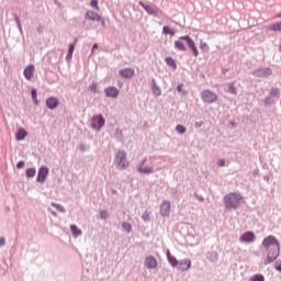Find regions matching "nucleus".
Wrapping results in <instances>:
<instances>
[{
  "instance_id": "nucleus-1",
  "label": "nucleus",
  "mask_w": 281,
  "mask_h": 281,
  "mask_svg": "<svg viewBox=\"0 0 281 281\" xmlns=\"http://www.w3.org/2000/svg\"><path fill=\"white\" fill-rule=\"evenodd\" d=\"M263 248H267V260H263V266H269L276 258H279V241L276 237H267L263 239Z\"/></svg>"
},
{
  "instance_id": "nucleus-2",
  "label": "nucleus",
  "mask_w": 281,
  "mask_h": 281,
  "mask_svg": "<svg viewBox=\"0 0 281 281\" xmlns=\"http://www.w3.org/2000/svg\"><path fill=\"white\" fill-rule=\"evenodd\" d=\"M244 202V198L238 192H231L223 198V203L226 204V209L235 210L238 209L240 203Z\"/></svg>"
},
{
  "instance_id": "nucleus-3",
  "label": "nucleus",
  "mask_w": 281,
  "mask_h": 281,
  "mask_svg": "<svg viewBox=\"0 0 281 281\" xmlns=\"http://www.w3.org/2000/svg\"><path fill=\"white\" fill-rule=\"evenodd\" d=\"M179 40L186 41V44L188 45V49H191V54H193L194 57H198L199 55L198 48L201 49V52L210 50V46H207L206 43L201 42V45L196 46L194 45V41L191 40V37L188 35L181 36L179 37Z\"/></svg>"
},
{
  "instance_id": "nucleus-4",
  "label": "nucleus",
  "mask_w": 281,
  "mask_h": 281,
  "mask_svg": "<svg viewBox=\"0 0 281 281\" xmlns=\"http://www.w3.org/2000/svg\"><path fill=\"white\" fill-rule=\"evenodd\" d=\"M113 160L116 162V169L125 170L128 168V159L125 157V151H116V157H114Z\"/></svg>"
},
{
  "instance_id": "nucleus-5",
  "label": "nucleus",
  "mask_w": 281,
  "mask_h": 281,
  "mask_svg": "<svg viewBox=\"0 0 281 281\" xmlns=\"http://www.w3.org/2000/svg\"><path fill=\"white\" fill-rule=\"evenodd\" d=\"M138 5H142V9H145V12H147V15H150V16L162 15V11L159 10L157 7L144 4L143 2H138Z\"/></svg>"
},
{
  "instance_id": "nucleus-6",
  "label": "nucleus",
  "mask_w": 281,
  "mask_h": 281,
  "mask_svg": "<svg viewBox=\"0 0 281 281\" xmlns=\"http://www.w3.org/2000/svg\"><path fill=\"white\" fill-rule=\"evenodd\" d=\"M201 100L206 104L214 103L216 102V93L210 92V90H204L201 92Z\"/></svg>"
},
{
  "instance_id": "nucleus-7",
  "label": "nucleus",
  "mask_w": 281,
  "mask_h": 281,
  "mask_svg": "<svg viewBox=\"0 0 281 281\" xmlns=\"http://www.w3.org/2000/svg\"><path fill=\"white\" fill-rule=\"evenodd\" d=\"M103 116L94 115V117H91V128L94 131H100L101 127H103Z\"/></svg>"
},
{
  "instance_id": "nucleus-8",
  "label": "nucleus",
  "mask_w": 281,
  "mask_h": 281,
  "mask_svg": "<svg viewBox=\"0 0 281 281\" xmlns=\"http://www.w3.org/2000/svg\"><path fill=\"white\" fill-rule=\"evenodd\" d=\"M272 75V70L269 68H260L257 70H254V77L257 78H267Z\"/></svg>"
},
{
  "instance_id": "nucleus-9",
  "label": "nucleus",
  "mask_w": 281,
  "mask_h": 281,
  "mask_svg": "<svg viewBox=\"0 0 281 281\" xmlns=\"http://www.w3.org/2000/svg\"><path fill=\"white\" fill-rule=\"evenodd\" d=\"M172 267L182 272L188 271V269H191V260H182V262L176 263V266Z\"/></svg>"
},
{
  "instance_id": "nucleus-10",
  "label": "nucleus",
  "mask_w": 281,
  "mask_h": 281,
  "mask_svg": "<svg viewBox=\"0 0 281 281\" xmlns=\"http://www.w3.org/2000/svg\"><path fill=\"white\" fill-rule=\"evenodd\" d=\"M85 20L91 21V22H101L103 25V21L100 20V15L97 13H93L92 11L85 12Z\"/></svg>"
},
{
  "instance_id": "nucleus-11",
  "label": "nucleus",
  "mask_w": 281,
  "mask_h": 281,
  "mask_svg": "<svg viewBox=\"0 0 281 281\" xmlns=\"http://www.w3.org/2000/svg\"><path fill=\"white\" fill-rule=\"evenodd\" d=\"M145 268L147 269H157V259L153 256H147L145 258Z\"/></svg>"
},
{
  "instance_id": "nucleus-12",
  "label": "nucleus",
  "mask_w": 281,
  "mask_h": 281,
  "mask_svg": "<svg viewBox=\"0 0 281 281\" xmlns=\"http://www.w3.org/2000/svg\"><path fill=\"white\" fill-rule=\"evenodd\" d=\"M22 76L25 77V80H31L34 76V65L25 66V69L22 70Z\"/></svg>"
},
{
  "instance_id": "nucleus-13",
  "label": "nucleus",
  "mask_w": 281,
  "mask_h": 281,
  "mask_svg": "<svg viewBox=\"0 0 281 281\" xmlns=\"http://www.w3.org/2000/svg\"><path fill=\"white\" fill-rule=\"evenodd\" d=\"M120 77H123L125 79H131L132 77H135V69L125 68L123 70H120Z\"/></svg>"
},
{
  "instance_id": "nucleus-14",
  "label": "nucleus",
  "mask_w": 281,
  "mask_h": 281,
  "mask_svg": "<svg viewBox=\"0 0 281 281\" xmlns=\"http://www.w3.org/2000/svg\"><path fill=\"white\" fill-rule=\"evenodd\" d=\"M103 94H105L106 98H115L119 95V90L114 87H109L106 89H103Z\"/></svg>"
},
{
  "instance_id": "nucleus-15",
  "label": "nucleus",
  "mask_w": 281,
  "mask_h": 281,
  "mask_svg": "<svg viewBox=\"0 0 281 281\" xmlns=\"http://www.w3.org/2000/svg\"><path fill=\"white\" fill-rule=\"evenodd\" d=\"M48 169L47 167H41L38 169V182L44 183V180L47 179Z\"/></svg>"
},
{
  "instance_id": "nucleus-16",
  "label": "nucleus",
  "mask_w": 281,
  "mask_h": 281,
  "mask_svg": "<svg viewBox=\"0 0 281 281\" xmlns=\"http://www.w3.org/2000/svg\"><path fill=\"white\" fill-rule=\"evenodd\" d=\"M46 105H47V109L53 110L59 105V101L56 98L50 97V98H47Z\"/></svg>"
},
{
  "instance_id": "nucleus-17",
  "label": "nucleus",
  "mask_w": 281,
  "mask_h": 281,
  "mask_svg": "<svg viewBox=\"0 0 281 281\" xmlns=\"http://www.w3.org/2000/svg\"><path fill=\"white\" fill-rule=\"evenodd\" d=\"M170 210L169 201H164V203L160 204V215L168 216Z\"/></svg>"
},
{
  "instance_id": "nucleus-18",
  "label": "nucleus",
  "mask_w": 281,
  "mask_h": 281,
  "mask_svg": "<svg viewBox=\"0 0 281 281\" xmlns=\"http://www.w3.org/2000/svg\"><path fill=\"white\" fill-rule=\"evenodd\" d=\"M138 172L142 175H150L154 173V168L144 166V162H142V166H138Z\"/></svg>"
},
{
  "instance_id": "nucleus-19",
  "label": "nucleus",
  "mask_w": 281,
  "mask_h": 281,
  "mask_svg": "<svg viewBox=\"0 0 281 281\" xmlns=\"http://www.w3.org/2000/svg\"><path fill=\"white\" fill-rule=\"evenodd\" d=\"M241 243H254V233H245L241 235Z\"/></svg>"
},
{
  "instance_id": "nucleus-20",
  "label": "nucleus",
  "mask_w": 281,
  "mask_h": 281,
  "mask_svg": "<svg viewBox=\"0 0 281 281\" xmlns=\"http://www.w3.org/2000/svg\"><path fill=\"white\" fill-rule=\"evenodd\" d=\"M69 232L72 233V237L81 236V231L75 225L69 226Z\"/></svg>"
},
{
  "instance_id": "nucleus-21",
  "label": "nucleus",
  "mask_w": 281,
  "mask_h": 281,
  "mask_svg": "<svg viewBox=\"0 0 281 281\" xmlns=\"http://www.w3.org/2000/svg\"><path fill=\"white\" fill-rule=\"evenodd\" d=\"M270 32H281V21L270 25Z\"/></svg>"
},
{
  "instance_id": "nucleus-22",
  "label": "nucleus",
  "mask_w": 281,
  "mask_h": 281,
  "mask_svg": "<svg viewBox=\"0 0 281 281\" xmlns=\"http://www.w3.org/2000/svg\"><path fill=\"white\" fill-rule=\"evenodd\" d=\"M29 135V133L25 132V130L16 131V140H23L25 139V136Z\"/></svg>"
},
{
  "instance_id": "nucleus-23",
  "label": "nucleus",
  "mask_w": 281,
  "mask_h": 281,
  "mask_svg": "<svg viewBox=\"0 0 281 281\" xmlns=\"http://www.w3.org/2000/svg\"><path fill=\"white\" fill-rule=\"evenodd\" d=\"M167 259L169 260V265H171L172 267H176V265L181 263V261L176 260V257H172L171 255H169V252H167Z\"/></svg>"
},
{
  "instance_id": "nucleus-24",
  "label": "nucleus",
  "mask_w": 281,
  "mask_h": 281,
  "mask_svg": "<svg viewBox=\"0 0 281 281\" xmlns=\"http://www.w3.org/2000/svg\"><path fill=\"white\" fill-rule=\"evenodd\" d=\"M164 34H167L169 36H176V30H172L169 26H164Z\"/></svg>"
},
{
  "instance_id": "nucleus-25",
  "label": "nucleus",
  "mask_w": 281,
  "mask_h": 281,
  "mask_svg": "<svg viewBox=\"0 0 281 281\" xmlns=\"http://www.w3.org/2000/svg\"><path fill=\"white\" fill-rule=\"evenodd\" d=\"M37 171L34 170V168L25 169V177L27 178H34V175H36Z\"/></svg>"
},
{
  "instance_id": "nucleus-26",
  "label": "nucleus",
  "mask_w": 281,
  "mask_h": 281,
  "mask_svg": "<svg viewBox=\"0 0 281 281\" xmlns=\"http://www.w3.org/2000/svg\"><path fill=\"white\" fill-rule=\"evenodd\" d=\"M167 66L176 69V59H172V57H167Z\"/></svg>"
},
{
  "instance_id": "nucleus-27",
  "label": "nucleus",
  "mask_w": 281,
  "mask_h": 281,
  "mask_svg": "<svg viewBox=\"0 0 281 281\" xmlns=\"http://www.w3.org/2000/svg\"><path fill=\"white\" fill-rule=\"evenodd\" d=\"M175 47H176V49H179V52H184V43L176 41Z\"/></svg>"
},
{
  "instance_id": "nucleus-28",
  "label": "nucleus",
  "mask_w": 281,
  "mask_h": 281,
  "mask_svg": "<svg viewBox=\"0 0 281 281\" xmlns=\"http://www.w3.org/2000/svg\"><path fill=\"white\" fill-rule=\"evenodd\" d=\"M123 231H125V233L132 232V225L128 223H123Z\"/></svg>"
},
{
  "instance_id": "nucleus-29",
  "label": "nucleus",
  "mask_w": 281,
  "mask_h": 281,
  "mask_svg": "<svg viewBox=\"0 0 281 281\" xmlns=\"http://www.w3.org/2000/svg\"><path fill=\"white\" fill-rule=\"evenodd\" d=\"M176 133H179V135L184 134V126L176 125Z\"/></svg>"
},
{
  "instance_id": "nucleus-30",
  "label": "nucleus",
  "mask_w": 281,
  "mask_h": 281,
  "mask_svg": "<svg viewBox=\"0 0 281 281\" xmlns=\"http://www.w3.org/2000/svg\"><path fill=\"white\" fill-rule=\"evenodd\" d=\"M32 101L37 104V91L32 89Z\"/></svg>"
},
{
  "instance_id": "nucleus-31",
  "label": "nucleus",
  "mask_w": 281,
  "mask_h": 281,
  "mask_svg": "<svg viewBox=\"0 0 281 281\" xmlns=\"http://www.w3.org/2000/svg\"><path fill=\"white\" fill-rule=\"evenodd\" d=\"M250 281H262V276L256 274L254 277H250Z\"/></svg>"
},
{
  "instance_id": "nucleus-32",
  "label": "nucleus",
  "mask_w": 281,
  "mask_h": 281,
  "mask_svg": "<svg viewBox=\"0 0 281 281\" xmlns=\"http://www.w3.org/2000/svg\"><path fill=\"white\" fill-rule=\"evenodd\" d=\"M142 220H145V222L150 221V215H148L147 212L142 214Z\"/></svg>"
},
{
  "instance_id": "nucleus-33",
  "label": "nucleus",
  "mask_w": 281,
  "mask_h": 281,
  "mask_svg": "<svg viewBox=\"0 0 281 281\" xmlns=\"http://www.w3.org/2000/svg\"><path fill=\"white\" fill-rule=\"evenodd\" d=\"M91 8L94 9V10H97V11L100 10V8L97 7V0H91Z\"/></svg>"
},
{
  "instance_id": "nucleus-34",
  "label": "nucleus",
  "mask_w": 281,
  "mask_h": 281,
  "mask_svg": "<svg viewBox=\"0 0 281 281\" xmlns=\"http://www.w3.org/2000/svg\"><path fill=\"white\" fill-rule=\"evenodd\" d=\"M272 97H279V89L272 88V91L270 92Z\"/></svg>"
},
{
  "instance_id": "nucleus-35",
  "label": "nucleus",
  "mask_w": 281,
  "mask_h": 281,
  "mask_svg": "<svg viewBox=\"0 0 281 281\" xmlns=\"http://www.w3.org/2000/svg\"><path fill=\"white\" fill-rule=\"evenodd\" d=\"M228 93L235 94V86L228 85Z\"/></svg>"
},
{
  "instance_id": "nucleus-36",
  "label": "nucleus",
  "mask_w": 281,
  "mask_h": 281,
  "mask_svg": "<svg viewBox=\"0 0 281 281\" xmlns=\"http://www.w3.org/2000/svg\"><path fill=\"white\" fill-rule=\"evenodd\" d=\"M153 92H154V95L159 97V87L154 86V88H153Z\"/></svg>"
},
{
  "instance_id": "nucleus-37",
  "label": "nucleus",
  "mask_w": 281,
  "mask_h": 281,
  "mask_svg": "<svg viewBox=\"0 0 281 281\" xmlns=\"http://www.w3.org/2000/svg\"><path fill=\"white\" fill-rule=\"evenodd\" d=\"M23 167H25L24 161L16 162V169H22Z\"/></svg>"
},
{
  "instance_id": "nucleus-38",
  "label": "nucleus",
  "mask_w": 281,
  "mask_h": 281,
  "mask_svg": "<svg viewBox=\"0 0 281 281\" xmlns=\"http://www.w3.org/2000/svg\"><path fill=\"white\" fill-rule=\"evenodd\" d=\"M54 209H57L58 212H64L63 206H59V204H52Z\"/></svg>"
},
{
  "instance_id": "nucleus-39",
  "label": "nucleus",
  "mask_w": 281,
  "mask_h": 281,
  "mask_svg": "<svg viewBox=\"0 0 281 281\" xmlns=\"http://www.w3.org/2000/svg\"><path fill=\"white\" fill-rule=\"evenodd\" d=\"M274 268H276V271H281V261L276 262Z\"/></svg>"
},
{
  "instance_id": "nucleus-40",
  "label": "nucleus",
  "mask_w": 281,
  "mask_h": 281,
  "mask_svg": "<svg viewBox=\"0 0 281 281\" xmlns=\"http://www.w3.org/2000/svg\"><path fill=\"white\" fill-rule=\"evenodd\" d=\"M69 56H71V52L75 50V44H69Z\"/></svg>"
},
{
  "instance_id": "nucleus-41",
  "label": "nucleus",
  "mask_w": 281,
  "mask_h": 281,
  "mask_svg": "<svg viewBox=\"0 0 281 281\" xmlns=\"http://www.w3.org/2000/svg\"><path fill=\"white\" fill-rule=\"evenodd\" d=\"M90 90L91 92H97V83H91Z\"/></svg>"
},
{
  "instance_id": "nucleus-42",
  "label": "nucleus",
  "mask_w": 281,
  "mask_h": 281,
  "mask_svg": "<svg viewBox=\"0 0 281 281\" xmlns=\"http://www.w3.org/2000/svg\"><path fill=\"white\" fill-rule=\"evenodd\" d=\"M216 166H220V168L225 167V160L217 161Z\"/></svg>"
},
{
  "instance_id": "nucleus-43",
  "label": "nucleus",
  "mask_w": 281,
  "mask_h": 281,
  "mask_svg": "<svg viewBox=\"0 0 281 281\" xmlns=\"http://www.w3.org/2000/svg\"><path fill=\"white\" fill-rule=\"evenodd\" d=\"M108 213L106 211H101V220H106Z\"/></svg>"
},
{
  "instance_id": "nucleus-44",
  "label": "nucleus",
  "mask_w": 281,
  "mask_h": 281,
  "mask_svg": "<svg viewBox=\"0 0 281 281\" xmlns=\"http://www.w3.org/2000/svg\"><path fill=\"white\" fill-rule=\"evenodd\" d=\"M3 245H4V239L0 238V247H3Z\"/></svg>"
},
{
  "instance_id": "nucleus-45",
  "label": "nucleus",
  "mask_w": 281,
  "mask_h": 281,
  "mask_svg": "<svg viewBox=\"0 0 281 281\" xmlns=\"http://www.w3.org/2000/svg\"><path fill=\"white\" fill-rule=\"evenodd\" d=\"M176 91L181 92V85H179V86L176 87Z\"/></svg>"
},
{
  "instance_id": "nucleus-46",
  "label": "nucleus",
  "mask_w": 281,
  "mask_h": 281,
  "mask_svg": "<svg viewBox=\"0 0 281 281\" xmlns=\"http://www.w3.org/2000/svg\"><path fill=\"white\" fill-rule=\"evenodd\" d=\"M91 49H97V44L92 45Z\"/></svg>"
},
{
  "instance_id": "nucleus-47",
  "label": "nucleus",
  "mask_w": 281,
  "mask_h": 281,
  "mask_svg": "<svg viewBox=\"0 0 281 281\" xmlns=\"http://www.w3.org/2000/svg\"><path fill=\"white\" fill-rule=\"evenodd\" d=\"M276 18H281V13H279L278 15H276Z\"/></svg>"
},
{
  "instance_id": "nucleus-48",
  "label": "nucleus",
  "mask_w": 281,
  "mask_h": 281,
  "mask_svg": "<svg viewBox=\"0 0 281 281\" xmlns=\"http://www.w3.org/2000/svg\"><path fill=\"white\" fill-rule=\"evenodd\" d=\"M281 105V103H279Z\"/></svg>"
}]
</instances>
